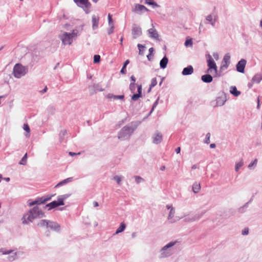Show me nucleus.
<instances>
[{
  "mask_svg": "<svg viewBox=\"0 0 262 262\" xmlns=\"http://www.w3.org/2000/svg\"><path fill=\"white\" fill-rule=\"evenodd\" d=\"M222 62L228 63V64L230 63V55L229 53H226L224 55Z\"/></svg>",
  "mask_w": 262,
  "mask_h": 262,
  "instance_id": "nucleus-32",
  "label": "nucleus"
},
{
  "mask_svg": "<svg viewBox=\"0 0 262 262\" xmlns=\"http://www.w3.org/2000/svg\"><path fill=\"white\" fill-rule=\"evenodd\" d=\"M204 213L205 212H202L201 213L191 214L187 217H186L185 219V221L187 222H191L197 221L199 220L200 218H201Z\"/></svg>",
  "mask_w": 262,
  "mask_h": 262,
  "instance_id": "nucleus-9",
  "label": "nucleus"
},
{
  "mask_svg": "<svg viewBox=\"0 0 262 262\" xmlns=\"http://www.w3.org/2000/svg\"><path fill=\"white\" fill-rule=\"evenodd\" d=\"M23 129L27 133L25 136L27 137H29L30 136V127L27 123H25L23 125Z\"/></svg>",
  "mask_w": 262,
  "mask_h": 262,
  "instance_id": "nucleus-34",
  "label": "nucleus"
},
{
  "mask_svg": "<svg viewBox=\"0 0 262 262\" xmlns=\"http://www.w3.org/2000/svg\"><path fill=\"white\" fill-rule=\"evenodd\" d=\"M211 135L209 133H207L206 135L205 140H204V143L206 144H209L210 143V138Z\"/></svg>",
  "mask_w": 262,
  "mask_h": 262,
  "instance_id": "nucleus-47",
  "label": "nucleus"
},
{
  "mask_svg": "<svg viewBox=\"0 0 262 262\" xmlns=\"http://www.w3.org/2000/svg\"><path fill=\"white\" fill-rule=\"evenodd\" d=\"M152 28L147 30L149 37L155 39H158L159 36V34L157 31L154 28L153 24H152Z\"/></svg>",
  "mask_w": 262,
  "mask_h": 262,
  "instance_id": "nucleus-13",
  "label": "nucleus"
},
{
  "mask_svg": "<svg viewBox=\"0 0 262 262\" xmlns=\"http://www.w3.org/2000/svg\"><path fill=\"white\" fill-rule=\"evenodd\" d=\"M244 165V161L243 159H241L239 161L236 162L235 163V170L237 172L239 168L242 167Z\"/></svg>",
  "mask_w": 262,
  "mask_h": 262,
  "instance_id": "nucleus-30",
  "label": "nucleus"
},
{
  "mask_svg": "<svg viewBox=\"0 0 262 262\" xmlns=\"http://www.w3.org/2000/svg\"><path fill=\"white\" fill-rule=\"evenodd\" d=\"M201 187L200 183L195 182L192 185V191L194 193H198L201 190Z\"/></svg>",
  "mask_w": 262,
  "mask_h": 262,
  "instance_id": "nucleus-23",
  "label": "nucleus"
},
{
  "mask_svg": "<svg viewBox=\"0 0 262 262\" xmlns=\"http://www.w3.org/2000/svg\"><path fill=\"white\" fill-rule=\"evenodd\" d=\"M157 81L156 78H153L151 81V83L150 85V89L156 86L157 85Z\"/></svg>",
  "mask_w": 262,
  "mask_h": 262,
  "instance_id": "nucleus-45",
  "label": "nucleus"
},
{
  "mask_svg": "<svg viewBox=\"0 0 262 262\" xmlns=\"http://www.w3.org/2000/svg\"><path fill=\"white\" fill-rule=\"evenodd\" d=\"M154 51V49L153 48H149V54H151L153 53Z\"/></svg>",
  "mask_w": 262,
  "mask_h": 262,
  "instance_id": "nucleus-64",
  "label": "nucleus"
},
{
  "mask_svg": "<svg viewBox=\"0 0 262 262\" xmlns=\"http://www.w3.org/2000/svg\"><path fill=\"white\" fill-rule=\"evenodd\" d=\"M126 228V225L124 223H121L119 227L116 230V232L114 235L118 234L119 233L123 232Z\"/></svg>",
  "mask_w": 262,
  "mask_h": 262,
  "instance_id": "nucleus-27",
  "label": "nucleus"
},
{
  "mask_svg": "<svg viewBox=\"0 0 262 262\" xmlns=\"http://www.w3.org/2000/svg\"><path fill=\"white\" fill-rule=\"evenodd\" d=\"M60 227V225L57 223L49 221L47 228L55 231H59Z\"/></svg>",
  "mask_w": 262,
  "mask_h": 262,
  "instance_id": "nucleus-15",
  "label": "nucleus"
},
{
  "mask_svg": "<svg viewBox=\"0 0 262 262\" xmlns=\"http://www.w3.org/2000/svg\"><path fill=\"white\" fill-rule=\"evenodd\" d=\"M137 89H138V93L134 94L132 96V100L134 101L137 100L140 97H141V94H142V85H138L137 86Z\"/></svg>",
  "mask_w": 262,
  "mask_h": 262,
  "instance_id": "nucleus-16",
  "label": "nucleus"
},
{
  "mask_svg": "<svg viewBox=\"0 0 262 262\" xmlns=\"http://www.w3.org/2000/svg\"><path fill=\"white\" fill-rule=\"evenodd\" d=\"M45 213L38 207L35 206L29 210L23 215L21 221L24 225L32 222L34 220L45 217Z\"/></svg>",
  "mask_w": 262,
  "mask_h": 262,
  "instance_id": "nucleus-1",
  "label": "nucleus"
},
{
  "mask_svg": "<svg viewBox=\"0 0 262 262\" xmlns=\"http://www.w3.org/2000/svg\"><path fill=\"white\" fill-rule=\"evenodd\" d=\"M120 73L122 74H125L126 73V67H124V66H123V67L122 68V69L120 71Z\"/></svg>",
  "mask_w": 262,
  "mask_h": 262,
  "instance_id": "nucleus-55",
  "label": "nucleus"
},
{
  "mask_svg": "<svg viewBox=\"0 0 262 262\" xmlns=\"http://www.w3.org/2000/svg\"><path fill=\"white\" fill-rule=\"evenodd\" d=\"M136 128V126L133 127L129 125L124 126L118 133V139L122 141L128 139Z\"/></svg>",
  "mask_w": 262,
  "mask_h": 262,
  "instance_id": "nucleus-3",
  "label": "nucleus"
},
{
  "mask_svg": "<svg viewBox=\"0 0 262 262\" xmlns=\"http://www.w3.org/2000/svg\"><path fill=\"white\" fill-rule=\"evenodd\" d=\"M168 58L166 56H164L160 62V68L163 69L166 68L168 63Z\"/></svg>",
  "mask_w": 262,
  "mask_h": 262,
  "instance_id": "nucleus-24",
  "label": "nucleus"
},
{
  "mask_svg": "<svg viewBox=\"0 0 262 262\" xmlns=\"http://www.w3.org/2000/svg\"><path fill=\"white\" fill-rule=\"evenodd\" d=\"M110 28L107 30L108 34H111L114 32V26H109Z\"/></svg>",
  "mask_w": 262,
  "mask_h": 262,
  "instance_id": "nucleus-52",
  "label": "nucleus"
},
{
  "mask_svg": "<svg viewBox=\"0 0 262 262\" xmlns=\"http://www.w3.org/2000/svg\"><path fill=\"white\" fill-rule=\"evenodd\" d=\"M246 64V60L242 59L238 62L236 66V70L239 73H244Z\"/></svg>",
  "mask_w": 262,
  "mask_h": 262,
  "instance_id": "nucleus-11",
  "label": "nucleus"
},
{
  "mask_svg": "<svg viewBox=\"0 0 262 262\" xmlns=\"http://www.w3.org/2000/svg\"><path fill=\"white\" fill-rule=\"evenodd\" d=\"M158 100H159V99H157V100L155 102V103H154L153 106H152V109H151V110L150 111V113H151L153 111V110H154L155 107H156V106L157 105V104H158Z\"/></svg>",
  "mask_w": 262,
  "mask_h": 262,
  "instance_id": "nucleus-54",
  "label": "nucleus"
},
{
  "mask_svg": "<svg viewBox=\"0 0 262 262\" xmlns=\"http://www.w3.org/2000/svg\"><path fill=\"white\" fill-rule=\"evenodd\" d=\"M15 256H16V253H15V254H14V255H13V256H10V257H9V259L10 260H14V259H15Z\"/></svg>",
  "mask_w": 262,
  "mask_h": 262,
  "instance_id": "nucleus-60",
  "label": "nucleus"
},
{
  "mask_svg": "<svg viewBox=\"0 0 262 262\" xmlns=\"http://www.w3.org/2000/svg\"><path fill=\"white\" fill-rule=\"evenodd\" d=\"M27 159V154H26L19 161V164L25 165L26 164Z\"/></svg>",
  "mask_w": 262,
  "mask_h": 262,
  "instance_id": "nucleus-39",
  "label": "nucleus"
},
{
  "mask_svg": "<svg viewBox=\"0 0 262 262\" xmlns=\"http://www.w3.org/2000/svg\"><path fill=\"white\" fill-rule=\"evenodd\" d=\"M77 36V31L73 30L72 33L64 32L60 35L59 38L64 45H70Z\"/></svg>",
  "mask_w": 262,
  "mask_h": 262,
  "instance_id": "nucleus-4",
  "label": "nucleus"
},
{
  "mask_svg": "<svg viewBox=\"0 0 262 262\" xmlns=\"http://www.w3.org/2000/svg\"><path fill=\"white\" fill-rule=\"evenodd\" d=\"M242 233L243 235H247L249 233L248 228H245L244 230H243Z\"/></svg>",
  "mask_w": 262,
  "mask_h": 262,
  "instance_id": "nucleus-53",
  "label": "nucleus"
},
{
  "mask_svg": "<svg viewBox=\"0 0 262 262\" xmlns=\"http://www.w3.org/2000/svg\"><path fill=\"white\" fill-rule=\"evenodd\" d=\"M40 198H37L35 201H32L31 202L29 203L28 205L29 206H32L36 204H41Z\"/></svg>",
  "mask_w": 262,
  "mask_h": 262,
  "instance_id": "nucleus-37",
  "label": "nucleus"
},
{
  "mask_svg": "<svg viewBox=\"0 0 262 262\" xmlns=\"http://www.w3.org/2000/svg\"><path fill=\"white\" fill-rule=\"evenodd\" d=\"M12 252V250L5 251L4 252H3V254H9L11 253Z\"/></svg>",
  "mask_w": 262,
  "mask_h": 262,
  "instance_id": "nucleus-59",
  "label": "nucleus"
},
{
  "mask_svg": "<svg viewBox=\"0 0 262 262\" xmlns=\"http://www.w3.org/2000/svg\"><path fill=\"white\" fill-rule=\"evenodd\" d=\"M180 151H181V148L180 147H178V148H177L176 149V152L177 154H179L180 152Z\"/></svg>",
  "mask_w": 262,
  "mask_h": 262,
  "instance_id": "nucleus-63",
  "label": "nucleus"
},
{
  "mask_svg": "<svg viewBox=\"0 0 262 262\" xmlns=\"http://www.w3.org/2000/svg\"><path fill=\"white\" fill-rule=\"evenodd\" d=\"M70 194H65L58 196L57 199L58 202H59V204L63 205L64 204V201L66 200L67 198H68L70 196Z\"/></svg>",
  "mask_w": 262,
  "mask_h": 262,
  "instance_id": "nucleus-22",
  "label": "nucleus"
},
{
  "mask_svg": "<svg viewBox=\"0 0 262 262\" xmlns=\"http://www.w3.org/2000/svg\"><path fill=\"white\" fill-rule=\"evenodd\" d=\"M73 180V178H68L66 179H64L62 181H61V182H60L59 183H58L56 185V187H59L60 186H61V185H64L68 183H69V182H72Z\"/></svg>",
  "mask_w": 262,
  "mask_h": 262,
  "instance_id": "nucleus-29",
  "label": "nucleus"
},
{
  "mask_svg": "<svg viewBox=\"0 0 262 262\" xmlns=\"http://www.w3.org/2000/svg\"><path fill=\"white\" fill-rule=\"evenodd\" d=\"M174 213H175L174 209L173 207H171V209L170 210L169 214H168V219L169 220H171L173 217Z\"/></svg>",
  "mask_w": 262,
  "mask_h": 262,
  "instance_id": "nucleus-38",
  "label": "nucleus"
},
{
  "mask_svg": "<svg viewBox=\"0 0 262 262\" xmlns=\"http://www.w3.org/2000/svg\"><path fill=\"white\" fill-rule=\"evenodd\" d=\"M153 55H152L151 54H148L147 55V58L148 59V60H151V59L152 58Z\"/></svg>",
  "mask_w": 262,
  "mask_h": 262,
  "instance_id": "nucleus-58",
  "label": "nucleus"
},
{
  "mask_svg": "<svg viewBox=\"0 0 262 262\" xmlns=\"http://www.w3.org/2000/svg\"><path fill=\"white\" fill-rule=\"evenodd\" d=\"M202 80L205 83H210L212 80L213 78L210 74H205L201 77Z\"/></svg>",
  "mask_w": 262,
  "mask_h": 262,
  "instance_id": "nucleus-19",
  "label": "nucleus"
},
{
  "mask_svg": "<svg viewBox=\"0 0 262 262\" xmlns=\"http://www.w3.org/2000/svg\"><path fill=\"white\" fill-rule=\"evenodd\" d=\"M226 102V100L224 98L222 97H219L216 99L215 106H221L224 104Z\"/></svg>",
  "mask_w": 262,
  "mask_h": 262,
  "instance_id": "nucleus-25",
  "label": "nucleus"
},
{
  "mask_svg": "<svg viewBox=\"0 0 262 262\" xmlns=\"http://www.w3.org/2000/svg\"><path fill=\"white\" fill-rule=\"evenodd\" d=\"M61 205V204H59V202L57 200L52 201V202L47 204L46 207H49V210H50Z\"/></svg>",
  "mask_w": 262,
  "mask_h": 262,
  "instance_id": "nucleus-18",
  "label": "nucleus"
},
{
  "mask_svg": "<svg viewBox=\"0 0 262 262\" xmlns=\"http://www.w3.org/2000/svg\"><path fill=\"white\" fill-rule=\"evenodd\" d=\"M257 163V159H255L253 162L250 163L248 165V168L250 169H253L254 167H255Z\"/></svg>",
  "mask_w": 262,
  "mask_h": 262,
  "instance_id": "nucleus-40",
  "label": "nucleus"
},
{
  "mask_svg": "<svg viewBox=\"0 0 262 262\" xmlns=\"http://www.w3.org/2000/svg\"><path fill=\"white\" fill-rule=\"evenodd\" d=\"M130 79H131V80L132 81V83H135L136 78H135V77L133 75H132V76L130 77Z\"/></svg>",
  "mask_w": 262,
  "mask_h": 262,
  "instance_id": "nucleus-61",
  "label": "nucleus"
},
{
  "mask_svg": "<svg viewBox=\"0 0 262 262\" xmlns=\"http://www.w3.org/2000/svg\"><path fill=\"white\" fill-rule=\"evenodd\" d=\"M99 17L98 15H93L92 17V29L96 30L98 28Z\"/></svg>",
  "mask_w": 262,
  "mask_h": 262,
  "instance_id": "nucleus-14",
  "label": "nucleus"
},
{
  "mask_svg": "<svg viewBox=\"0 0 262 262\" xmlns=\"http://www.w3.org/2000/svg\"><path fill=\"white\" fill-rule=\"evenodd\" d=\"M230 64L222 62V65L220 67V73H222L223 71L226 70Z\"/></svg>",
  "mask_w": 262,
  "mask_h": 262,
  "instance_id": "nucleus-35",
  "label": "nucleus"
},
{
  "mask_svg": "<svg viewBox=\"0 0 262 262\" xmlns=\"http://www.w3.org/2000/svg\"><path fill=\"white\" fill-rule=\"evenodd\" d=\"M122 177L119 176H115L113 178V180L116 181L118 185H120L121 181H122Z\"/></svg>",
  "mask_w": 262,
  "mask_h": 262,
  "instance_id": "nucleus-42",
  "label": "nucleus"
},
{
  "mask_svg": "<svg viewBox=\"0 0 262 262\" xmlns=\"http://www.w3.org/2000/svg\"><path fill=\"white\" fill-rule=\"evenodd\" d=\"M146 4H148L149 5H152L154 7H159V6L154 1V0H146Z\"/></svg>",
  "mask_w": 262,
  "mask_h": 262,
  "instance_id": "nucleus-41",
  "label": "nucleus"
},
{
  "mask_svg": "<svg viewBox=\"0 0 262 262\" xmlns=\"http://www.w3.org/2000/svg\"><path fill=\"white\" fill-rule=\"evenodd\" d=\"M100 61V56L99 55H95L94 56V62L98 63Z\"/></svg>",
  "mask_w": 262,
  "mask_h": 262,
  "instance_id": "nucleus-49",
  "label": "nucleus"
},
{
  "mask_svg": "<svg viewBox=\"0 0 262 262\" xmlns=\"http://www.w3.org/2000/svg\"><path fill=\"white\" fill-rule=\"evenodd\" d=\"M262 80V75L260 73L255 74L252 79V81L253 83H259Z\"/></svg>",
  "mask_w": 262,
  "mask_h": 262,
  "instance_id": "nucleus-20",
  "label": "nucleus"
},
{
  "mask_svg": "<svg viewBox=\"0 0 262 262\" xmlns=\"http://www.w3.org/2000/svg\"><path fill=\"white\" fill-rule=\"evenodd\" d=\"M152 138L154 144H159L162 140V135L161 133L157 131L153 135Z\"/></svg>",
  "mask_w": 262,
  "mask_h": 262,
  "instance_id": "nucleus-12",
  "label": "nucleus"
},
{
  "mask_svg": "<svg viewBox=\"0 0 262 262\" xmlns=\"http://www.w3.org/2000/svg\"><path fill=\"white\" fill-rule=\"evenodd\" d=\"M213 56L216 60H218L219 59V55L218 53L216 52H214L213 53Z\"/></svg>",
  "mask_w": 262,
  "mask_h": 262,
  "instance_id": "nucleus-56",
  "label": "nucleus"
},
{
  "mask_svg": "<svg viewBox=\"0 0 262 262\" xmlns=\"http://www.w3.org/2000/svg\"><path fill=\"white\" fill-rule=\"evenodd\" d=\"M47 90H48V88L47 86H46L42 90L39 91V93L41 94H43L45 93L46 92H47Z\"/></svg>",
  "mask_w": 262,
  "mask_h": 262,
  "instance_id": "nucleus-57",
  "label": "nucleus"
},
{
  "mask_svg": "<svg viewBox=\"0 0 262 262\" xmlns=\"http://www.w3.org/2000/svg\"><path fill=\"white\" fill-rule=\"evenodd\" d=\"M129 63V60H128V59H127V60H126L124 62V64H123V66H124V67H126L127 65Z\"/></svg>",
  "mask_w": 262,
  "mask_h": 262,
  "instance_id": "nucleus-62",
  "label": "nucleus"
},
{
  "mask_svg": "<svg viewBox=\"0 0 262 262\" xmlns=\"http://www.w3.org/2000/svg\"><path fill=\"white\" fill-rule=\"evenodd\" d=\"M206 58L207 66L208 67V69L207 70V73H210L212 74L214 73L215 76H221V74H219L217 73V67L211 56L210 54L206 55Z\"/></svg>",
  "mask_w": 262,
  "mask_h": 262,
  "instance_id": "nucleus-5",
  "label": "nucleus"
},
{
  "mask_svg": "<svg viewBox=\"0 0 262 262\" xmlns=\"http://www.w3.org/2000/svg\"><path fill=\"white\" fill-rule=\"evenodd\" d=\"M184 44L186 47H188V46L191 47L193 44L191 39H187L185 41Z\"/></svg>",
  "mask_w": 262,
  "mask_h": 262,
  "instance_id": "nucleus-46",
  "label": "nucleus"
},
{
  "mask_svg": "<svg viewBox=\"0 0 262 262\" xmlns=\"http://www.w3.org/2000/svg\"><path fill=\"white\" fill-rule=\"evenodd\" d=\"M230 92L236 97L238 96L241 94V92L237 90L235 86L230 87Z\"/></svg>",
  "mask_w": 262,
  "mask_h": 262,
  "instance_id": "nucleus-26",
  "label": "nucleus"
},
{
  "mask_svg": "<svg viewBox=\"0 0 262 262\" xmlns=\"http://www.w3.org/2000/svg\"><path fill=\"white\" fill-rule=\"evenodd\" d=\"M206 20L209 21L212 27L215 26V20H213L212 16L210 14L207 15L206 17Z\"/></svg>",
  "mask_w": 262,
  "mask_h": 262,
  "instance_id": "nucleus-33",
  "label": "nucleus"
},
{
  "mask_svg": "<svg viewBox=\"0 0 262 262\" xmlns=\"http://www.w3.org/2000/svg\"><path fill=\"white\" fill-rule=\"evenodd\" d=\"M177 243V241H171L163 247L159 252V257L164 258L171 256L176 251L174 246Z\"/></svg>",
  "mask_w": 262,
  "mask_h": 262,
  "instance_id": "nucleus-2",
  "label": "nucleus"
},
{
  "mask_svg": "<svg viewBox=\"0 0 262 262\" xmlns=\"http://www.w3.org/2000/svg\"><path fill=\"white\" fill-rule=\"evenodd\" d=\"M129 90L132 93H134L136 90V84L134 83H130L129 84Z\"/></svg>",
  "mask_w": 262,
  "mask_h": 262,
  "instance_id": "nucleus-48",
  "label": "nucleus"
},
{
  "mask_svg": "<svg viewBox=\"0 0 262 262\" xmlns=\"http://www.w3.org/2000/svg\"><path fill=\"white\" fill-rule=\"evenodd\" d=\"M124 96L123 95H113L112 96V98H113L115 99H123L124 98Z\"/></svg>",
  "mask_w": 262,
  "mask_h": 262,
  "instance_id": "nucleus-50",
  "label": "nucleus"
},
{
  "mask_svg": "<svg viewBox=\"0 0 262 262\" xmlns=\"http://www.w3.org/2000/svg\"><path fill=\"white\" fill-rule=\"evenodd\" d=\"M27 72V67H24L19 63L16 64L13 68V73L15 78H20L24 76Z\"/></svg>",
  "mask_w": 262,
  "mask_h": 262,
  "instance_id": "nucleus-6",
  "label": "nucleus"
},
{
  "mask_svg": "<svg viewBox=\"0 0 262 262\" xmlns=\"http://www.w3.org/2000/svg\"><path fill=\"white\" fill-rule=\"evenodd\" d=\"M47 111L49 113H51V114H53L55 112V108L52 106H50L48 107Z\"/></svg>",
  "mask_w": 262,
  "mask_h": 262,
  "instance_id": "nucleus-51",
  "label": "nucleus"
},
{
  "mask_svg": "<svg viewBox=\"0 0 262 262\" xmlns=\"http://www.w3.org/2000/svg\"><path fill=\"white\" fill-rule=\"evenodd\" d=\"M137 47L139 49V54L140 55H143V51L144 49L145 48V47L141 44H138Z\"/></svg>",
  "mask_w": 262,
  "mask_h": 262,
  "instance_id": "nucleus-36",
  "label": "nucleus"
},
{
  "mask_svg": "<svg viewBox=\"0 0 262 262\" xmlns=\"http://www.w3.org/2000/svg\"><path fill=\"white\" fill-rule=\"evenodd\" d=\"M135 179L136 182L138 184L144 181L142 178L138 176L135 177Z\"/></svg>",
  "mask_w": 262,
  "mask_h": 262,
  "instance_id": "nucleus-43",
  "label": "nucleus"
},
{
  "mask_svg": "<svg viewBox=\"0 0 262 262\" xmlns=\"http://www.w3.org/2000/svg\"><path fill=\"white\" fill-rule=\"evenodd\" d=\"M79 7H82L86 13H89V9L91 7V4L88 0H73Z\"/></svg>",
  "mask_w": 262,
  "mask_h": 262,
  "instance_id": "nucleus-7",
  "label": "nucleus"
},
{
  "mask_svg": "<svg viewBox=\"0 0 262 262\" xmlns=\"http://www.w3.org/2000/svg\"><path fill=\"white\" fill-rule=\"evenodd\" d=\"M54 195V194L51 195H47L45 196H42V197L39 198L40 200L41 203L43 204V203H45V202L50 200L51 199L52 197Z\"/></svg>",
  "mask_w": 262,
  "mask_h": 262,
  "instance_id": "nucleus-31",
  "label": "nucleus"
},
{
  "mask_svg": "<svg viewBox=\"0 0 262 262\" xmlns=\"http://www.w3.org/2000/svg\"><path fill=\"white\" fill-rule=\"evenodd\" d=\"M49 221L47 220H41L38 223L37 226L41 227H48Z\"/></svg>",
  "mask_w": 262,
  "mask_h": 262,
  "instance_id": "nucleus-28",
  "label": "nucleus"
},
{
  "mask_svg": "<svg viewBox=\"0 0 262 262\" xmlns=\"http://www.w3.org/2000/svg\"><path fill=\"white\" fill-rule=\"evenodd\" d=\"M70 194H65L58 196L57 199L58 202H59V204L63 205L64 204V201L66 200L67 198H68L70 196Z\"/></svg>",
  "mask_w": 262,
  "mask_h": 262,
  "instance_id": "nucleus-21",
  "label": "nucleus"
},
{
  "mask_svg": "<svg viewBox=\"0 0 262 262\" xmlns=\"http://www.w3.org/2000/svg\"><path fill=\"white\" fill-rule=\"evenodd\" d=\"M147 8L144 5L140 4H135V7L132 9V12L139 14H142L145 11H148Z\"/></svg>",
  "mask_w": 262,
  "mask_h": 262,
  "instance_id": "nucleus-10",
  "label": "nucleus"
},
{
  "mask_svg": "<svg viewBox=\"0 0 262 262\" xmlns=\"http://www.w3.org/2000/svg\"><path fill=\"white\" fill-rule=\"evenodd\" d=\"M132 33L133 38L134 39H136L142 35V32L141 28L136 24L133 25L132 30Z\"/></svg>",
  "mask_w": 262,
  "mask_h": 262,
  "instance_id": "nucleus-8",
  "label": "nucleus"
},
{
  "mask_svg": "<svg viewBox=\"0 0 262 262\" xmlns=\"http://www.w3.org/2000/svg\"><path fill=\"white\" fill-rule=\"evenodd\" d=\"M193 72V68L192 66H188L183 69L182 74L183 75H189Z\"/></svg>",
  "mask_w": 262,
  "mask_h": 262,
  "instance_id": "nucleus-17",
  "label": "nucleus"
},
{
  "mask_svg": "<svg viewBox=\"0 0 262 262\" xmlns=\"http://www.w3.org/2000/svg\"><path fill=\"white\" fill-rule=\"evenodd\" d=\"M108 21L109 26H114L112 15L110 14H108Z\"/></svg>",
  "mask_w": 262,
  "mask_h": 262,
  "instance_id": "nucleus-44",
  "label": "nucleus"
}]
</instances>
